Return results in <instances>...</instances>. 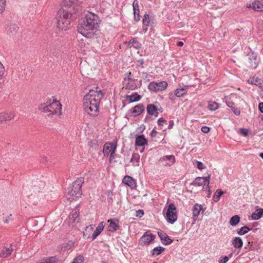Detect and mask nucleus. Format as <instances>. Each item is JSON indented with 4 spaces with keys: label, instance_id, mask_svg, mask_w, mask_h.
I'll use <instances>...</instances> for the list:
<instances>
[{
    "label": "nucleus",
    "instance_id": "nucleus-1",
    "mask_svg": "<svg viewBox=\"0 0 263 263\" xmlns=\"http://www.w3.org/2000/svg\"><path fill=\"white\" fill-rule=\"evenodd\" d=\"M79 9L78 0H64L57 14V27L65 31L69 29L71 22L76 18V13Z\"/></svg>",
    "mask_w": 263,
    "mask_h": 263
},
{
    "label": "nucleus",
    "instance_id": "nucleus-2",
    "mask_svg": "<svg viewBox=\"0 0 263 263\" xmlns=\"http://www.w3.org/2000/svg\"><path fill=\"white\" fill-rule=\"evenodd\" d=\"M99 22V16L96 14L88 12L84 19L78 27V31L87 38H92L97 34Z\"/></svg>",
    "mask_w": 263,
    "mask_h": 263
},
{
    "label": "nucleus",
    "instance_id": "nucleus-3",
    "mask_svg": "<svg viewBox=\"0 0 263 263\" xmlns=\"http://www.w3.org/2000/svg\"><path fill=\"white\" fill-rule=\"evenodd\" d=\"M41 113H49L48 115H61L62 105L58 101L49 99L46 103H41L38 107Z\"/></svg>",
    "mask_w": 263,
    "mask_h": 263
},
{
    "label": "nucleus",
    "instance_id": "nucleus-4",
    "mask_svg": "<svg viewBox=\"0 0 263 263\" xmlns=\"http://www.w3.org/2000/svg\"><path fill=\"white\" fill-rule=\"evenodd\" d=\"M84 182L83 178H78L72 185L68 188L66 191L67 197L68 199L74 200L80 197L82 194V185Z\"/></svg>",
    "mask_w": 263,
    "mask_h": 263
},
{
    "label": "nucleus",
    "instance_id": "nucleus-5",
    "mask_svg": "<svg viewBox=\"0 0 263 263\" xmlns=\"http://www.w3.org/2000/svg\"><path fill=\"white\" fill-rule=\"evenodd\" d=\"M100 98L97 96V99L95 101L90 100H84V109L88 115H97L99 111L100 104Z\"/></svg>",
    "mask_w": 263,
    "mask_h": 263
},
{
    "label": "nucleus",
    "instance_id": "nucleus-6",
    "mask_svg": "<svg viewBox=\"0 0 263 263\" xmlns=\"http://www.w3.org/2000/svg\"><path fill=\"white\" fill-rule=\"evenodd\" d=\"M165 217L167 221L171 224H173L177 220V214L174 204L172 203L168 205Z\"/></svg>",
    "mask_w": 263,
    "mask_h": 263
},
{
    "label": "nucleus",
    "instance_id": "nucleus-7",
    "mask_svg": "<svg viewBox=\"0 0 263 263\" xmlns=\"http://www.w3.org/2000/svg\"><path fill=\"white\" fill-rule=\"evenodd\" d=\"M100 98V101L103 97V94L101 90L98 87L95 89H90L89 92L86 94L84 98V100H90L95 101V99H97V96Z\"/></svg>",
    "mask_w": 263,
    "mask_h": 263
},
{
    "label": "nucleus",
    "instance_id": "nucleus-8",
    "mask_svg": "<svg viewBox=\"0 0 263 263\" xmlns=\"http://www.w3.org/2000/svg\"><path fill=\"white\" fill-rule=\"evenodd\" d=\"M167 87V83L166 81L159 82H152L148 85L149 90L154 92H158L165 90Z\"/></svg>",
    "mask_w": 263,
    "mask_h": 263
},
{
    "label": "nucleus",
    "instance_id": "nucleus-9",
    "mask_svg": "<svg viewBox=\"0 0 263 263\" xmlns=\"http://www.w3.org/2000/svg\"><path fill=\"white\" fill-rule=\"evenodd\" d=\"M146 110L149 115H158L163 112V108L158 102L154 104H148L147 105Z\"/></svg>",
    "mask_w": 263,
    "mask_h": 263
},
{
    "label": "nucleus",
    "instance_id": "nucleus-10",
    "mask_svg": "<svg viewBox=\"0 0 263 263\" xmlns=\"http://www.w3.org/2000/svg\"><path fill=\"white\" fill-rule=\"evenodd\" d=\"M210 180V175L208 174V176L206 177H198L195 179L193 182L191 183V185L195 186H200L202 185H206L205 190H210L209 183Z\"/></svg>",
    "mask_w": 263,
    "mask_h": 263
},
{
    "label": "nucleus",
    "instance_id": "nucleus-11",
    "mask_svg": "<svg viewBox=\"0 0 263 263\" xmlns=\"http://www.w3.org/2000/svg\"><path fill=\"white\" fill-rule=\"evenodd\" d=\"M247 8L251 9L255 11L263 12V0H254L247 4Z\"/></svg>",
    "mask_w": 263,
    "mask_h": 263
},
{
    "label": "nucleus",
    "instance_id": "nucleus-12",
    "mask_svg": "<svg viewBox=\"0 0 263 263\" xmlns=\"http://www.w3.org/2000/svg\"><path fill=\"white\" fill-rule=\"evenodd\" d=\"M248 67L252 69H255L258 66V61L257 56L254 53H249L248 54Z\"/></svg>",
    "mask_w": 263,
    "mask_h": 263
},
{
    "label": "nucleus",
    "instance_id": "nucleus-13",
    "mask_svg": "<svg viewBox=\"0 0 263 263\" xmlns=\"http://www.w3.org/2000/svg\"><path fill=\"white\" fill-rule=\"evenodd\" d=\"M149 231L145 232L143 235L141 237L139 241L141 244L148 245L154 240L155 238V236L151 233L149 234Z\"/></svg>",
    "mask_w": 263,
    "mask_h": 263
},
{
    "label": "nucleus",
    "instance_id": "nucleus-14",
    "mask_svg": "<svg viewBox=\"0 0 263 263\" xmlns=\"http://www.w3.org/2000/svg\"><path fill=\"white\" fill-rule=\"evenodd\" d=\"M158 236L160 237L161 242L164 245H169L171 244L173 240L171 239L162 230L158 232Z\"/></svg>",
    "mask_w": 263,
    "mask_h": 263
},
{
    "label": "nucleus",
    "instance_id": "nucleus-15",
    "mask_svg": "<svg viewBox=\"0 0 263 263\" xmlns=\"http://www.w3.org/2000/svg\"><path fill=\"white\" fill-rule=\"evenodd\" d=\"M117 148L116 143H106L103 147V153L105 156H108L112 150L116 151Z\"/></svg>",
    "mask_w": 263,
    "mask_h": 263
},
{
    "label": "nucleus",
    "instance_id": "nucleus-16",
    "mask_svg": "<svg viewBox=\"0 0 263 263\" xmlns=\"http://www.w3.org/2000/svg\"><path fill=\"white\" fill-rule=\"evenodd\" d=\"M108 222L109 223L108 226L109 231L112 232H115L118 230L120 226L119 225V220L117 219H109L108 220Z\"/></svg>",
    "mask_w": 263,
    "mask_h": 263
},
{
    "label": "nucleus",
    "instance_id": "nucleus-17",
    "mask_svg": "<svg viewBox=\"0 0 263 263\" xmlns=\"http://www.w3.org/2000/svg\"><path fill=\"white\" fill-rule=\"evenodd\" d=\"M161 161L164 162L165 165H173L176 161L175 157L174 155H166L161 157L160 159Z\"/></svg>",
    "mask_w": 263,
    "mask_h": 263
},
{
    "label": "nucleus",
    "instance_id": "nucleus-18",
    "mask_svg": "<svg viewBox=\"0 0 263 263\" xmlns=\"http://www.w3.org/2000/svg\"><path fill=\"white\" fill-rule=\"evenodd\" d=\"M134 10V19L136 22H138L140 19V10L138 0H134L133 3Z\"/></svg>",
    "mask_w": 263,
    "mask_h": 263
},
{
    "label": "nucleus",
    "instance_id": "nucleus-19",
    "mask_svg": "<svg viewBox=\"0 0 263 263\" xmlns=\"http://www.w3.org/2000/svg\"><path fill=\"white\" fill-rule=\"evenodd\" d=\"M122 182L132 189H135L136 187L135 180L129 176H125L123 179Z\"/></svg>",
    "mask_w": 263,
    "mask_h": 263
},
{
    "label": "nucleus",
    "instance_id": "nucleus-20",
    "mask_svg": "<svg viewBox=\"0 0 263 263\" xmlns=\"http://www.w3.org/2000/svg\"><path fill=\"white\" fill-rule=\"evenodd\" d=\"M201 211H202V212H204L201 204L196 203L194 205L192 209L193 218L194 219H197V217L199 215Z\"/></svg>",
    "mask_w": 263,
    "mask_h": 263
},
{
    "label": "nucleus",
    "instance_id": "nucleus-21",
    "mask_svg": "<svg viewBox=\"0 0 263 263\" xmlns=\"http://www.w3.org/2000/svg\"><path fill=\"white\" fill-rule=\"evenodd\" d=\"M147 143V140L143 135L137 136L135 139V145L138 146H144Z\"/></svg>",
    "mask_w": 263,
    "mask_h": 263
},
{
    "label": "nucleus",
    "instance_id": "nucleus-22",
    "mask_svg": "<svg viewBox=\"0 0 263 263\" xmlns=\"http://www.w3.org/2000/svg\"><path fill=\"white\" fill-rule=\"evenodd\" d=\"M104 228V222L103 221L100 222L96 228L95 231L92 235V240H94L103 231Z\"/></svg>",
    "mask_w": 263,
    "mask_h": 263
},
{
    "label": "nucleus",
    "instance_id": "nucleus-23",
    "mask_svg": "<svg viewBox=\"0 0 263 263\" xmlns=\"http://www.w3.org/2000/svg\"><path fill=\"white\" fill-rule=\"evenodd\" d=\"M34 187L33 188V192L35 193H39L40 190L44 188L45 183L44 182L36 180L34 182Z\"/></svg>",
    "mask_w": 263,
    "mask_h": 263
},
{
    "label": "nucleus",
    "instance_id": "nucleus-24",
    "mask_svg": "<svg viewBox=\"0 0 263 263\" xmlns=\"http://www.w3.org/2000/svg\"><path fill=\"white\" fill-rule=\"evenodd\" d=\"M226 103L227 106L231 108L235 115H239L240 114V109L235 106L234 102L230 100H226Z\"/></svg>",
    "mask_w": 263,
    "mask_h": 263
},
{
    "label": "nucleus",
    "instance_id": "nucleus-25",
    "mask_svg": "<svg viewBox=\"0 0 263 263\" xmlns=\"http://www.w3.org/2000/svg\"><path fill=\"white\" fill-rule=\"evenodd\" d=\"M232 245L236 249H240L243 245V241L240 237H235L232 241Z\"/></svg>",
    "mask_w": 263,
    "mask_h": 263
},
{
    "label": "nucleus",
    "instance_id": "nucleus-26",
    "mask_svg": "<svg viewBox=\"0 0 263 263\" xmlns=\"http://www.w3.org/2000/svg\"><path fill=\"white\" fill-rule=\"evenodd\" d=\"M13 250V249L12 248L11 245L9 247H6L4 248V249L0 253V257L5 258L11 254Z\"/></svg>",
    "mask_w": 263,
    "mask_h": 263
},
{
    "label": "nucleus",
    "instance_id": "nucleus-27",
    "mask_svg": "<svg viewBox=\"0 0 263 263\" xmlns=\"http://www.w3.org/2000/svg\"><path fill=\"white\" fill-rule=\"evenodd\" d=\"M263 216V209H257L252 214V218L253 220H258Z\"/></svg>",
    "mask_w": 263,
    "mask_h": 263
},
{
    "label": "nucleus",
    "instance_id": "nucleus-28",
    "mask_svg": "<svg viewBox=\"0 0 263 263\" xmlns=\"http://www.w3.org/2000/svg\"><path fill=\"white\" fill-rule=\"evenodd\" d=\"M128 45L130 47H132L136 49H140L141 47V44L136 38L131 39L128 42Z\"/></svg>",
    "mask_w": 263,
    "mask_h": 263
},
{
    "label": "nucleus",
    "instance_id": "nucleus-29",
    "mask_svg": "<svg viewBox=\"0 0 263 263\" xmlns=\"http://www.w3.org/2000/svg\"><path fill=\"white\" fill-rule=\"evenodd\" d=\"M79 210L77 208L73 210L69 216V222H73L79 216Z\"/></svg>",
    "mask_w": 263,
    "mask_h": 263
},
{
    "label": "nucleus",
    "instance_id": "nucleus-30",
    "mask_svg": "<svg viewBox=\"0 0 263 263\" xmlns=\"http://www.w3.org/2000/svg\"><path fill=\"white\" fill-rule=\"evenodd\" d=\"M140 160V155L138 153H133L132 157L130 160V162L133 163V165L135 166H139Z\"/></svg>",
    "mask_w": 263,
    "mask_h": 263
},
{
    "label": "nucleus",
    "instance_id": "nucleus-31",
    "mask_svg": "<svg viewBox=\"0 0 263 263\" xmlns=\"http://www.w3.org/2000/svg\"><path fill=\"white\" fill-rule=\"evenodd\" d=\"M58 258L55 256L43 258L39 263H58Z\"/></svg>",
    "mask_w": 263,
    "mask_h": 263
},
{
    "label": "nucleus",
    "instance_id": "nucleus-32",
    "mask_svg": "<svg viewBox=\"0 0 263 263\" xmlns=\"http://www.w3.org/2000/svg\"><path fill=\"white\" fill-rule=\"evenodd\" d=\"M252 230V228H250L249 227L245 226L241 227L240 229H238L237 230V233L239 235H243Z\"/></svg>",
    "mask_w": 263,
    "mask_h": 263
},
{
    "label": "nucleus",
    "instance_id": "nucleus-33",
    "mask_svg": "<svg viewBox=\"0 0 263 263\" xmlns=\"http://www.w3.org/2000/svg\"><path fill=\"white\" fill-rule=\"evenodd\" d=\"M130 102H137L140 100L141 97L137 93L135 92L126 97Z\"/></svg>",
    "mask_w": 263,
    "mask_h": 263
},
{
    "label": "nucleus",
    "instance_id": "nucleus-34",
    "mask_svg": "<svg viewBox=\"0 0 263 263\" xmlns=\"http://www.w3.org/2000/svg\"><path fill=\"white\" fill-rule=\"evenodd\" d=\"M144 110V106L142 104H138L133 108V112L137 113V115H140Z\"/></svg>",
    "mask_w": 263,
    "mask_h": 263
},
{
    "label": "nucleus",
    "instance_id": "nucleus-35",
    "mask_svg": "<svg viewBox=\"0 0 263 263\" xmlns=\"http://www.w3.org/2000/svg\"><path fill=\"white\" fill-rule=\"evenodd\" d=\"M224 194V192L221 191L220 189H217L215 193H214L213 197V200L214 202H218L220 200V198L221 195H222Z\"/></svg>",
    "mask_w": 263,
    "mask_h": 263
},
{
    "label": "nucleus",
    "instance_id": "nucleus-36",
    "mask_svg": "<svg viewBox=\"0 0 263 263\" xmlns=\"http://www.w3.org/2000/svg\"><path fill=\"white\" fill-rule=\"evenodd\" d=\"M240 217L238 215H236L231 217L229 223L231 226H235L240 222Z\"/></svg>",
    "mask_w": 263,
    "mask_h": 263
},
{
    "label": "nucleus",
    "instance_id": "nucleus-37",
    "mask_svg": "<svg viewBox=\"0 0 263 263\" xmlns=\"http://www.w3.org/2000/svg\"><path fill=\"white\" fill-rule=\"evenodd\" d=\"M136 80H133L129 82L126 83V88L130 90H135L137 88V85L136 84Z\"/></svg>",
    "mask_w": 263,
    "mask_h": 263
},
{
    "label": "nucleus",
    "instance_id": "nucleus-38",
    "mask_svg": "<svg viewBox=\"0 0 263 263\" xmlns=\"http://www.w3.org/2000/svg\"><path fill=\"white\" fill-rule=\"evenodd\" d=\"M219 108V104L214 101H210L209 102L208 108L209 110L214 111Z\"/></svg>",
    "mask_w": 263,
    "mask_h": 263
},
{
    "label": "nucleus",
    "instance_id": "nucleus-39",
    "mask_svg": "<svg viewBox=\"0 0 263 263\" xmlns=\"http://www.w3.org/2000/svg\"><path fill=\"white\" fill-rule=\"evenodd\" d=\"M164 249H165L164 248H163L162 247H161V246L157 247L153 249L152 254L153 255L156 254V255H159L164 250Z\"/></svg>",
    "mask_w": 263,
    "mask_h": 263
},
{
    "label": "nucleus",
    "instance_id": "nucleus-40",
    "mask_svg": "<svg viewBox=\"0 0 263 263\" xmlns=\"http://www.w3.org/2000/svg\"><path fill=\"white\" fill-rule=\"evenodd\" d=\"M262 80L258 77L250 79V83L257 86H260L262 85Z\"/></svg>",
    "mask_w": 263,
    "mask_h": 263
},
{
    "label": "nucleus",
    "instance_id": "nucleus-41",
    "mask_svg": "<svg viewBox=\"0 0 263 263\" xmlns=\"http://www.w3.org/2000/svg\"><path fill=\"white\" fill-rule=\"evenodd\" d=\"M186 91L184 88L177 89L175 91V95L177 97H181L185 94Z\"/></svg>",
    "mask_w": 263,
    "mask_h": 263
},
{
    "label": "nucleus",
    "instance_id": "nucleus-42",
    "mask_svg": "<svg viewBox=\"0 0 263 263\" xmlns=\"http://www.w3.org/2000/svg\"><path fill=\"white\" fill-rule=\"evenodd\" d=\"M88 144L91 148L95 149H98L99 146L98 141L96 139H93L89 142Z\"/></svg>",
    "mask_w": 263,
    "mask_h": 263
},
{
    "label": "nucleus",
    "instance_id": "nucleus-43",
    "mask_svg": "<svg viewBox=\"0 0 263 263\" xmlns=\"http://www.w3.org/2000/svg\"><path fill=\"white\" fill-rule=\"evenodd\" d=\"M143 24L145 26H149L150 24V19L149 17V15L147 13H145L144 15L143 20H142Z\"/></svg>",
    "mask_w": 263,
    "mask_h": 263
},
{
    "label": "nucleus",
    "instance_id": "nucleus-44",
    "mask_svg": "<svg viewBox=\"0 0 263 263\" xmlns=\"http://www.w3.org/2000/svg\"><path fill=\"white\" fill-rule=\"evenodd\" d=\"M125 76L124 77V81H125V83L126 82H130V81L135 80L133 78V77L132 76V73L130 72L126 73Z\"/></svg>",
    "mask_w": 263,
    "mask_h": 263
},
{
    "label": "nucleus",
    "instance_id": "nucleus-45",
    "mask_svg": "<svg viewBox=\"0 0 263 263\" xmlns=\"http://www.w3.org/2000/svg\"><path fill=\"white\" fill-rule=\"evenodd\" d=\"M84 257L82 255H79L72 263H84Z\"/></svg>",
    "mask_w": 263,
    "mask_h": 263
},
{
    "label": "nucleus",
    "instance_id": "nucleus-46",
    "mask_svg": "<svg viewBox=\"0 0 263 263\" xmlns=\"http://www.w3.org/2000/svg\"><path fill=\"white\" fill-rule=\"evenodd\" d=\"M13 218H12V215L11 214H10L8 216H6V217H3V220H4V222L6 223H8L9 222L11 221H12L13 220Z\"/></svg>",
    "mask_w": 263,
    "mask_h": 263
},
{
    "label": "nucleus",
    "instance_id": "nucleus-47",
    "mask_svg": "<svg viewBox=\"0 0 263 263\" xmlns=\"http://www.w3.org/2000/svg\"><path fill=\"white\" fill-rule=\"evenodd\" d=\"M6 0H0V13H2L5 8Z\"/></svg>",
    "mask_w": 263,
    "mask_h": 263
},
{
    "label": "nucleus",
    "instance_id": "nucleus-48",
    "mask_svg": "<svg viewBox=\"0 0 263 263\" xmlns=\"http://www.w3.org/2000/svg\"><path fill=\"white\" fill-rule=\"evenodd\" d=\"M18 27L15 25H13L11 26L9 28V30L11 33L16 32L18 30Z\"/></svg>",
    "mask_w": 263,
    "mask_h": 263
},
{
    "label": "nucleus",
    "instance_id": "nucleus-49",
    "mask_svg": "<svg viewBox=\"0 0 263 263\" xmlns=\"http://www.w3.org/2000/svg\"><path fill=\"white\" fill-rule=\"evenodd\" d=\"M12 119L11 116H0V124L4 121L10 120Z\"/></svg>",
    "mask_w": 263,
    "mask_h": 263
},
{
    "label": "nucleus",
    "instance_id": "nucleus-50",
    "mask_svg": "<svg viewBox=\"0 0 263 263\" xmlns=\"http://www.w3.org/2000/svg\"><path fill=\"white\" fill-rule=\"evenodd\" d=\"M5 69L3 64L0 62V80L2 79L4 74Z\"/></svg>",
    "mask_w": 263,
    "mask_h": 263
},
{
    "label": "nucleus",
    "instance_id": "nucleus-51",
    "mask_svg": "<svg viewBox=\"0 0 263 263\" xmlns=\"http://www.w3.org/2000/svg\"><path fill=\"white\" fill-rule=\"evenodd\" d=\"M145 129V126L144 124H141L137 128V132L139 133H142Z\"/></svg>",
    "mask_w": 263,
    "mask_h": 263
},
{
    "label": "nucleus",
    "instance_id": "nucleus-52",
    "mask_svg": "<svg viewBox=\"0 0 263 263\" xmlns=\"http://www.w3.org/2000/svg\"><path fill=\"white\" fill-rule=\"evenodd\" d=\"M197 167L200 170H203L205 168L204 164L200 161H197Z\"/></svg>",
    "mask_w": 263,
    "mask_h": 263
},
{
    "label": "nucleus",
    "instance_id": "nucleus-53",
    "mask_svg": "<svg viewBox=\"0 0 263 263\" xmlns=\"http://www.w3.org/2000/svg\"><path fill=\"white\" fill-rule=\"evenodd\" d=\"M144 215V212L142 210H138L136 211V216L139 218L142 217Z\"/></svg>",
    "mask_w": 263,
    "mask_h": 263
},
{
    "label": "nucleus",
    "instance_id": "nucleus-54",
    "mask_svg": "<svg viewBox=\"0 0 263 263\" xmlns=\"http://www.w3.org/2000/svg\"><path fill=\"white\" fill-rule=\"evenodd\" d=\"M201 132L203 133L206 134L208 133L210 130V128L208 126H203L201 127Z\"/></svg>",
    "mask_w": 263,
    "mask_h": 263
},
{
    "label": "nucleus",
    "instance_id": "nucleus-55",
    "mask_svg": "<svg viewBox=\"0 0 263 263\" xmlns=\"http://www.w3.org/2000/svg\"><path fill=\"white\" fill-rule=\"evenodd\" d=\"M240 132L241 134H242L244 136H248V130L247 129L240 128Z\"/></svg>",
    "mask_w": 263,
    "mask_h": 263
},
{
    "label": "nucleus",
    "instance_id": "nucleus-56",
    "mask_svg": "<svg viewBox=\"0 0 263 263\" xmlns=\"http://www.w3.org/2000/svg\"><path fill=\"white\" fill-rule=\"evenodd\" d=\"M229 260V258L225 256L223 257L222 260H219V263H227Z\"/></svg>",
    "mask_w": 263,
    "mask_h": 263
},
{
    "label": "nucleus",
    "instance_id": "nucleus-57",
    "mask_svg": "<svg viewBox=\"0 0 263 263\" xmlns=\"http://www.w3.org/2000/svg\"><path fill=\"white\" fill-rule=\"evenodd\" d=\"M137 66L138 67H141L144 64V60L143 59H140L138 61Z\"/></svg>",
    "mask_w": 263,
    "mask_h": 263
},
{
    "label": "nucleus",
    "instance_id": "nucleus-58",
    "mask_svg": "<svg viewBox=\"0 0 263 263\" xmlns=\"http://www.w3.org/2000/svg\"><path fill=\"white\" fill-rule=\"evenodd\" d=\"M166 122V121L164 119H163L162 118H160L158 120V124L159 125H162V123H163V122Z\"/></svg>",
    "mask_w": 263,
    "mask_h": 263
},
{
    "label": "nucleus",
    "instance_id": "nucleus-59",
    "mask_svg": "<svg viewBox=\"0 0 263 263\" xmlns=\"http://www.w3.org/2000/svg\"><path fill=\"white\" fill-rule=\"evenodd\" d=\"M157 132L154 129L152 130L151 133V136L153 137H156Z\"/></svg>",
    "mask_w": 263,
    "mask_h": 263
},
{
    "label": "nucleus",
    "instance_id": "nucleus-60",
    "mask_svg": "<svg viewBox=\"0 0 263 263\" xmlns=\"http://www.w3.org/2000/svg\"><path fill=\"white\" fill-rule=\"evenodd\" d=\"M258 107L260 112L263 113V102L260 103L259 104Z\"/></svg>",
    "mask_w": 263,
    "mask_h": 263
},
{
    "label": "nucleus",
    "instance_id": "nucleus-61",
    "mask_svg": "<svg viewBox=\"0 0 263 263\" xmlns=\"http://www.w3.org/2000/svg\"><path fill=\"white\" fill-rule=\"evenodd\" d=\"M115 151H114V149L112 150V151L111 152V153H110V160L111 159H114L115 158Z\"/></svg>",
    "mask_w": 263,
    "mask_h": 263
},
{
    "label": "nucleus",
    "instance_id": "nucleus-62",
    "mask_svg": "<svg viewBox=\"0 0 263 263\" xmlns=\"http://www.w3.org/2000/svg\"><path fill=\"white\" fill-rule=\"evenodd\" d=\"M173 125H174V122H173V121H172V120H171V121H170V124H169V125H168V129H171V128H172V127H173Z\"/></svg>",
    "mask_w": 263,
    "mask_h": 263
},
{
    "label": "nucleus",
    "instance_id": "nucleus-63",
    "mask_svg": "<svg viewBox=\"0 0 263 263\" xmlns=\"http://www.w3.org/2000/svg\"><path fill=\"white\" fill-rule=\"evenodd\" d=\"M177 45L179 47H181L183 45V43L181 41L178 42L177 44Z\"/></svg>",
    "mask_w": 263,
    "mask_h": 263
},
{
    "label": "nucleus",
    "instance_id": "nucleus-64",
    "mask_svg": "<svg viewBox=\"0 0 263 263\" xmlns=\"http://www.w3.org/2000/svg\"><path fill=\"white\" fill-rule=\"evenodd\" d=\"M143 76L144 79H146L147 77V74L146 73H143Z\"/></svg>",
    "mask_w": 263,
    "mask_h": 263
}]
</instances>
